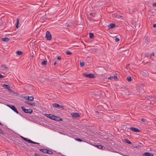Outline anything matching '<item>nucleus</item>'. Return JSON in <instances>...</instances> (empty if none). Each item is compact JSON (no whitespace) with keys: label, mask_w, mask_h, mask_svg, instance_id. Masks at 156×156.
Returning <instances> with one entry per match:
<instances>
[{"label":"nucleus","mask_w":156,"mask_h":156,"mask_svg":"<svg viewBox=\"0 0 156 156\" xmlns=\"http://www.w3.org/2000/svg\"><path fill=\"white\" fill-rule=\"evenodd\" d=\"M127 79L128 81H130L131 80V78L130 76H128L127 77Z\"/></svg>","instance_id":"obj_26"},{"label":"nucleus","mask_w":156,"mask_h":156,"mask_svg":"<svg viewBox=\"0 0 156 156\" xmlns=\"http://www.w3.org/2000/svg\"><path fill=\"white\" fill-rule=\"evenodd\" d=\"M113 78H114L115 80L117 79V77L116 76H113L112 77Z\"/></svg>","instance_id":"obj_36"},{"label":"nucleus","mask_w":156,"mask_h":156,"mask_svg":"<svg viewBox=\"0 0 156 156\" xmlns=\"http://www.w3.org/2000/svg\"><path fill=\"white\" fill-rule=\"evenodd\" d=\"M142 121H143V122H144V121H145V119H144L142 118V119H141Z\"/></svg>","instance_id":"obj_46"},{"label":"nucleus","mask_w":156,"mask_h":156,"mask_svg":"<svg viewBox=\"0 0 156 156\" xmlns=\"http://www.w3.org/2000/svg\"><path fill=\"white\" fill-rule=\"evenodd\" d=\"M98 7V6H93L92 7V8L93 9H95V8H97Z\"/></svg>","instance_id":"obj_41"},{"label":"nucleus","mask_w":156,"mask_h":156,"mask_svg":"<svg viewBox=\"0 0 156 156\" xmlns=\"http://www.w3.org/2000/svg\"><path fill=\"white\" fill-rule=\"evenodd\" d=\"M25 104H28L32 106L35 105V103H34L30 102L29 101H25Z\"/></svg>","instance_id":"obj_15"},{"label":"nucleus","mask_w":156,"mask_h":156,"mask_svg":"<svg viewBox=\"0 0 156 156\" xmlns=\"http://www.w3.org/2000/svg\"><path fill=\"white\" fill-rule=\"evenodd\" d=\"M115 41L116 42H117L119 41V39L117 38H116L115 39Z\"/></svg>","instance_id":"obj_35"},{"label":"nucleus","mask_w":156,"mask_h":156,"mask_svg":"<svg viewBox=\"0 0 156 156\" xmlns=\"http://www.w3.org/2000/svg\"><path fill=\"white\" fill-rule=\"evenodd\" d=\"M34 99V98L33 97H29L28 100L33 101Z\"/></svg>","instance_id":"obj_24"},{"label":"nucleus","mask_w":156,"mask_h":156,"mask_svg":"<svg viewBox=\"0 0 156 156\" xmlns=\"http://www.w3.org/2000/svg\"><path fill=\"white\" fill-rule=\"evenodd\" d=\"M52 105L53 106H54L55 107L60 108H62L63 109H64V107L62 105H60L57 103H53L52 104Z\"/></svg>","instance_id":"obj_6"},{"label":"nucleus","mask_w":156,"mask_h":156,"mask_svg":"<svg viewBox=\"0 0 156 156\" xmlns=\"http://www.w3.org/2000/svg\"><path fill=\"white\" fill-rule=\"evenodd\" d=\"M47 63V62L46 61L44 60L43 61L42 63H41V64L42 65H45Z\"/></svg>","instance_id":"obj_23"},{"label":"nucleus","mask_w":156,"mask_h":156,"mask_svg":"<svg viewBox=\"0 0 156 156\" xmlns=\"http://www.w3.org/2000/svg\"><path fill=\"white\" fill-rule=\"evenodd\" d=\"M47 153L49 154H53V152L51 151L48 150Z\"/></svg>","instance_id":"obj_22"},{"label":"nucleus","mask_w":156,"mask_h":156,"mask_svg":"<svg viewBox=\"0 0 156 156\" xmlns=\"http://www.w3.org/2000/svg\"><path fill=\"white\" fill-rule=\"evenodd\" d=\"M1 67L3 70H5V69H8V68L5 65H2Z\"/></svg>","instance_id":"obj_19"},{"label":"nucleus","mask_w":156,"mask_h":156,"mask_svg":"<svg viewBox=\"0 0 156 156\" xmlns=\"http://www.w3.org/2000/svg\"><path fill=\"white\" fill-rule=\"evenodd\" d=\"M125 141L126 142V143L128 144H131V142L129 140H128L127 139H125Z\"/></svg>","instance_id":"obj_21"},{"label":"nucleus","mask_w":156,"mask_h":156,"mask_svg":"<svg viewBox=\"0 0 156 156\" xmlns=\"http://www.w3.org/2000/svg\"><path fill=\"white\" fill-rule=\"evenodd\" d=\"M90 38H92L94 37V34L93 33H90L89 34Z\"/></svg>","instance_id":"obj_20"},{"label":"nucleus","mask_w":156,"mask_h":156,"mask_svg":"<svg viewBox=\"0 0 156 156\" xmlns=\"http://www.w3.org/2000/svg\"><path fill=\"white\" fill-rule=\"evenodd\" d=\"M44 115L51 119H52L54 115L51 114H48L45 113L44 114Z\"/></svg>","instance_id":"obj_13"},{"label":"nucleus","mask_w":156,"mask_h":156,"mask_svg":"<svg viewBox=\"0 0 156 156\" xmlns=\"http://www.w3.org/2000/svg\"><path fill=\"white\" fill-rule=\"evenodd\" d=\"M7 106L17 114H18L19 113L18 111L14 106L10 105H8Z\"/></svg>","instance_id":"obj_5"},{"label":"nucleus","mask_w":156,"mask_h":156,"mask_svg":"<svg viewBox=\"0 0 156 156\" xmlns=\"http://www.w3.org/2000/svg\"><path fill=\"white\" fill-rule=\"evenodd\" d=\"M112 77H113V76H110V77H108V79H111L112 78Z\"/></svg>","instance_id":"obj_44"},{"label":"nucleus","mask_w":156,"mask_h":156,"mask_svg":"<svg viewBox=\"0 0 156 156\" xmlns=\"http://www.w3.org/2000/svg\"><path fill=\"white\" fill-rule=\"evenodd\" d=\"M83 75L86 77L92 78L94 77V74L90 73L89 74H86V73H84Z\"/></svg>","instance_id":"obj_8"},{"label":"nucleus","mask_w":156,"mask_h":156,"mask_svg":"<svg viewBox=\"0 0 156 156\" xmlns=\"http://www.w3.org/2000/svg\"><path fill=\"white\" fill-rule=\"evenodd\" d=\"M4 76L0 74V78H3L4 77Z\"/></svg>","instance_id":"obj_38"},{"label":"nucleus","mask_w":156,"mask_h":156,"mask_svg":"<svg viewBox=\"0 0 156 156\" xmlns=\"http://www.w3.org/2000/svg\"><path fill=\"white\" fill-rule=\"evenodd\" d=\"M3 87L6 89H7L8 90L9 92H12V91L11 89H10V87H9V86L8 85H7V84H4L3 85Z\"/></svg>","instance_id":"obj_9"},{"label":"nucleus","mask_w":156,"mask_h":156,"mask_svg":"<svg viewBox=\"0 0 156 156\" xmlns=\"http://www.w3.org/2000/svg\"><path fill=\"white\" fill-rule=\"evenodd\" d=\"M57 59L58 60H61V57H60V56H58L57 57Z\"/></svg>","instance_id":"obj_39"},{"label":"nucleus","mask_w":156,"mask_h":156,"mask_svg":"<svg viewBox=\"0 0 156 156\" xmlns=\"http://www.w3.org/2000/svg\"><path fill=\"white\" fill-rule=\"evenodd\" d=\"M90 15L93 17L95 16V13H90Z\"/></svg>","instance_id":"obj_28"},{"label":"nucleus","mask_w":156,"mask_h":156,"mask_svg":"<svg viewBox=\"0 0 156 156\" xmlns=\"http://www.w3.org/2000/svg\"><path fill=\"white\" fill-rule=\"evenodd\" d=\"M144 87V85H143L142 84V85H140V87Z\"/></svg>","instance_id":"obj_49"},{"label":"nucleus","mask_w":156,"mask_h":156,"mask_svg":"<svg viewBox=\"0 0 156 156\" xmlns=\"http://www.w3.org/2000/svg\"><path fill=\"white\" fill-rule=\"evenodd\" d=\"M153 27H156V23L154 24L153 25Z\"/></svg>","instance_id":"obj_42"},{"label":"nucleus","mask_w":156,"mask_h":156,"mask_svg":"<svg viewBox=\"0 0 156 156\" xmlns=\"http://www.w3.org/2000/svg\"><path fill=\"white\" fill-rule=\"evenodd\" d=\"M141 90H142L141 92H143L144 91V90L143 89L142 90V89H141Z\"/></svg>","instance_id":"obj_50"},{"label":"nucleus","mask_w":156,"mask_h":156,"mask_svg":"<svg viewBox=\"0 0 156 156\" xmlns=\"http://www.w3.org/2000/svg\"><path fill=\"white\" fill-rule=\"evenodd\" d=\"M71 115L73 117L76 118L79 117L80 115L78 113L75 112L72 114Z\"/></svg>","instance_id":"obj_10"},{"label":"nucleus","mask_w":156,"mask_h":156,"mask_svg":"<svg viewBox=\"0 0 156 156\" xmlns=\"http://www.w3.org/2000/svg\"><path fill=\"white\" fill-rule=\"evenodd\" d=\"M126 156H128V155H126Z\"/></svg>","instance_id":"obj_53"},{"label":"nucleus","mask_w":156,"mask_h":156,"mask_svg":"<svg viewBox=\"0 0 156 156\" xmlns=\"http://www.w3.org/2000/svg\"><path fill=\"white\" fill-rule=\"evenodd\" d=\"M19 19H16V27L17 28H18V27H19L18 26V24H19Z\"/></svg>","instance_id":"obj_25"},{"label":"nucleus","mask_w":156,"mask_h":156,"mask_svg":"<svg viewBox=\"0 0 156 156\" xmlns=\"http://www.w3.org/2000/svg\"><path fill=\"white\" fill-rule=\"evenodd\" d=\"M151 55L154 56V53H152L151 54Z\"/></svg>","instance_id":"obj_43"},{"label":"nucleus","mask_w":156,"mask_h":156,"mask_svg":"<svg viewBox=\"0 0 156 156\" xmlns=\"http://www.w3.org/2000/svg\"><path fill=\"white\" fill-rule=\"evenodd\" d=\"M0 125H2V124L0 122Z\"/></svg>","instance_id":"obj_51"},{"label":"nucleus","mask_w":156,"mask_h":156,"mask_svg":"<svg viewBox=\"0 0 156 156\" xmlns=\"http://www.w3.org/2000/svg\"><path fill=\"white\" fill-rule=\"evenodd\" d=\"M129 64H128V65L127 66H129Z\"/></svg>","instance_id":"obj_52"},{"label":"nucleus","mask_w":156,"mask_h":156,"mask_svg":"<svg viewBox=\"0 0 156 156\" xmlns=\"http://www.w3.org/2000/svg\"><path fill=\"white\" fill-rule=\"evenodd\" d=\"M24 98H25L26 100H28L29 96H24Z\"/></svg>","instance_id":"obj_33"},{"label":"nucleus","mask_w":156,"mask_h":156,"mask_svg":"<svg viewBox=\"0 0 156 156\" xmlns=\"http://www.w3.org/2000/svg\"><path fill=\"white\" fill-rule=\"evenodd\" d=\"M152 6L154 7L156 6V2L155 3H153L152 4Z\"/></svg>","instance_id":"obj_40"},{"label":"nucleus","mask_w":156,"mask_h":156,"mask_svg":"<svg viewBox=\"0 0 156 156\" xmlns=\"http://www.w3.org/2000/svg\"><path fill=\"white\" fill-rule=\"evenodd\" d=\"M40 151L41 152L44 153H47V149H41L40 150Z\"/></svg>","instance_id":"obj_18"},{"label":"nucleus","mask_w":156,"mask_h":156,"mask_svg":"<svg viewBox=\"0 0 156 156\" xmlns=\"http://www.w3.org/2000/svg\"><path fill=\"white\" fill-rule=\"evenodd\" d=\"M21 137L23 140H24L27 142L31 143H32V144H39V143L34 142L30 140H29L27 138L24 137H23L22 136H21Z\"/></svg>","instance_id":"obj_1"},{"label":"nucleus","mask_w":156,"mask_h":156,"mask_svg":"<svg viewBox=\"0 0 156 156\" xmlns=\"http://www.w3.org/2000/svg\"><path fill=\"white\" fill-rule=\"evenodd\" d=\"M130 129L133 131L134 132H139L140 130L137 128L134 127H131Z\"/></svg>","instance_id":"obj_12"},{"label":"nucleus","mask_w":156,"mask_h":156,"mask_svg":"<svg viewBox=\"0 0 156 156\" xmlns=\"http://www.w3.org/2000/svg\"><path fill=\"white\" fill-rule=\"evenodd\" d=\"M143 155V156H153L152 154L148 152L145 153Z\"/></svg>","instance_id":"obj_14"},{"label":"nucleus","mask_w":156,"mask_h":156,"mask_svg":"<svg viewBox=\"0 0 156 156\" xmlns=\"http://www.w3.org/2000/svg\"><path fill=\"white\" fill-rule=\"evenodd\" d=\"M1 40L2 41L4 42H8L9 40V39L7 37L2 38Z\"/></svg>","instance_id":"obj_17"},{"label":"nucleus","mask_w":156,"mask_h":156,"mask_svg":"<svg viewBox=\"0 0 156 156\" xmlns=\"http://www.w3.org/2000/svg\"><path fill=\"white\" fill-rule=\"evenodd\" d=\"M139 144H140V145H139L141 147V146L142 145V144L141 143H139Z\"/></svg>","instance_id":"obj_45"},{"label":"nucleus","mask_w":156,"mask_h":156,"mask_svg":"<svg viewBox=\"0 0 156 156\" xmlns=\"http://www.w3.org/2000/svg\"><path fill=\"white\" fill-rule=\"evenodd\" d=\"M97 147L99 149H101L102 148L103 146L101 145H96Z\"/></svg>","instance_id":"obj_29"},{"label":"nucleus","mask_w":156,"mask_h":156,"mask_svg":"<svg viewBox=\"0 0 156 156\" xmlns=\"http://www.w3.org/2000/svg\"><path fill=\"white\" fill-rule=\"evenodd\" d=\"M67 27H70V25H69V24H68L67 25Z\"/></svg>","instance_id":"obj_48"},{"label":"nucleus","mask_w":156,"mask_h":156,"mask_svg":"<svg viewBox=\"0 0 156 156\" xmlns=\"http://www.w3.org/2000/svg\"><path fill=\"white\" fill-rule=\"evenodd\" d=\"M34 155L35 156H42V155H41L39 154H38V153H35V154Z\"/></svg>","instance_id":"obj_34"},{"label":"nucleus","mask_w":156,"mask_h":156,"mask_svg":"<svg viewBox=\"0 0 156 156\" xmlns=\"http://www.w3.org/2000/svg\"><path fill=\"white\" fill-rule=\"evenodd\" d=\"M84 63L83 62H80V65L81 66H83L84 65Z\"/></svg>","instance_id":"obj_31"},{"label":"nucleus","mask_w":156,"mask_h":156,"mask_svg":"<svg viewBox=\"0 0 156 156\" xmlns=\"http://www.w3.org/2000/svg\"><path fill=\"white\" fill-rule=\"evenodd\" d=\"M21 108L23 111L26 113L31 114L32 112V110L31 109H27L24 107H21Z\"/></svg>","instance_id":"obj_3"},{"label":"nucleus","mask_w":156,"mask_h":156,"mask_svg":"<svg viewBox=\"0 0 156 156\" xmlns=\"http://www.w3.org/2000/svg\"><path fill=\"white\" fill-rule=\"evenodd\" d=\"M45 37L48 40L50 41L51 40V34L49 31H46V33Z\"/></svg>","instance_id":"obj_4"},{"label":"nucleus","mask_w":156,"mask_h":156,"mask_svg":"<svg viewBox=\"0 0 156 156\" xmlns=\"http://www.w3.org/2000/svg\"><path fill=\"white\" fill-rule=\"evenodd\" d=\"M56 64V62H55L54 63V64H53V65L54 66H55Z\"/></svg>","instance_id":"obj_47"},{"label":"nucleus","mask_w":156,"mask_h":156,"mask_svg":"<svg viewBox=\"0 0 156 156\" xmlns=\"http://www.w3.org/2000/svg\"><path fill=\"white\" fill-rule=\"evenodd\" d=\"M116 26L115 24L111 23L108 25V27L109 29H112Z\"/></svg>","instance_id":"obj_16"},{"label":"nucleus","mask_w":156,"mask_h":156,"mask_svg":"<svg viewBox=\"0 0 156 156\" xmlns=\"http://www.w3.org/2000/svg\"><path fill=\"white\" fill-rule=\"evenodd\" d=\"M76 140L77 141L80 142L82 141V140L80 138H76Z\"/></svg>","instance_id":"obj_32"},{"label":"nucleus","mask_w":156,"mask_h":156,"mask_svg":"<svg viewBox=\"0 0 156 156\" xmlns=\"http://www.w3.org/2000/svg\"><path fill=\"white\" fill-rule=\"evenodd\" d=\"M17 53L19 55H21L22 54V52L21 51H17Z\"/></svg>","instance_id":"obj_30"},{"label":"nucleus","mask_w":156,"mask_h":156,"mask_svg":"<svg viewBox=\"0 0 156 156\" xmlns=\"http://www.w3.org/2000/svg\"><path fill=\"white\" fill-rule=\"evenodd\" d=\"M0 133H1L2 134V135H3V131L0 128Z\"/></svg>","instance_id":"obj_37"},{"label":"nucleus","mask_w":156,"mask_h":156,"mask_svg":"<svg viewBox=\"0 0 156 156\" xmlns=\"http://www.w3.org/2000/svg\"><path fill=\"white\" fill-rule=\"evenodd\" d=\"M52 120L56 121H62V119L60 117L58 116H55L54 115Z\"/></svg>","instance_id":"obj_7"},{"label":"nucleus","mask_w":156,"mask_h":156,"mask_svg":"<svg viewBox=\"0 0 156 156\" xmlns=\"http://www.w3.org/2000/svg\"><path fill=\"white\" fill-rule=\"evenodd\" d=\"M66 53L67 55H71L72 54V52L69 51H66Z\"/></svg>","instance_id":"obj_27"},{"label":"nucleus","mask_w":156,"mask_h":156,"mask_svg":"<svg viewBox=\"0 0 156 156\" xmlns=\"http://www.w3.org/2000/svg\"><path fill=\"white\" fill-rule=\"evenodd\" d=\"M21 137L23 140H24L27 142L31 143H32V144H39V143L34 142L30 140H29L27 138L24 137H23L22 136H21Z\"/></svg>","instance_id":"obj_2"},{"label":"nucleus","mask_w":156,"mask_h":156,"mask_svg":"<svg viewBox=\"0 0 156 156\" xmlns=\"http://www.w3.org/2000/svg\"><path fill=\"white\" fill-rule=\"evenodd\" d=\"M112 16L114 18L119 19L122 17V16L119 15H118L116 13H114L112 15Z\"/></svg>","instance_id":"obj_11"}]
</instances>
